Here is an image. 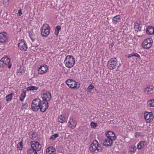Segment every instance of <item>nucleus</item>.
I'll list each match as a JSON object with an SVG mask.
<instances>
[{"mask_svg":"<svg viewBox=\"0 0 154 154\" xmlns=\"http://www.w3.org/2000/svg\"><path fill=\"white\" fill-rule=\"evenodd\" d=\"M5 66V64L4 63V61L3 60H2V59L0 60V66L3 67Z\"/></svg>","mask_w":154,"mask_h":154,"instance_id":"nucleus-43","label":"nucleus"},{"mask_svg":"<svg viewBox=\"0 0 154 154\" xmlns=\"http://www.w3.org/2000/svg\"><path fill=\"white\" fill-rule=\"evenodd\" d=\"M22 109H26L27 108L28 106V104L26 101L25 103H22Z\"/></svg>","mask_w":154,"mask_h":154,"instance_id":"nucleus-37","label":"nucleus"},{"mask_svg":"<svg viewBox=\"0 0 154 154\" xmlns=\"http://www.w3.org/2000/svg\"><path fill=\"white\" fill-rule=\"evenodd\" d=\"M145 143L144 141H140L137 145V148L139 149H140L144 146V143Z\"/></svg>","mask_w":154,"mask_h":154,"instance_id":"nucleus-25","label":"nucleus"},{"mask_svg":"<svg viewBox=\"0 0 154 154\" xmlns=\"http://www.w3.org/2000/svg\"><path fill=\"white\" fill-rule=\"evenodd\" d=\"M55 149L52 146H50L46 149V152H48L47 154H55Z\"/></svg>","mask_w":154,"mask_h":154,"instance_id":"nucleus-18","label":"nucleus"},{"mask_svg":"<svg viewBox=\"0 0 154 154\" xmlns=\"http://www.w3.org/2000/svg\"><path fill=\"white\" fill-rule=\"evenodd\" d=\"M91 125L92 127L96 128L97 126V124L96 123L91 122Z\"/></svg>","mask_w":154,"mask_h":154,"instance_id":"nucleus-42","label":"nucleus"},{"mask_svg":"<svg viewBox=\"0 0 154 154\" xmlns=\"http://www.w3.org/2000/svg\"><path fill=\"white\" fill-rule=\"evenodd\" d=\"M27 154H38L37 152L34 149H28L26 152Z\"/></svg>","mask_w":154,"mask_h":154,"instance_id":"nucleus-27","label":"nucleus"},{"mask_svg":"<svg viewBox=\"0 0 154 154\" xmlns=\"http://www.w3.org/2000/svg\"><path fill=\"white\" fill-rule=\"evenodd\" d=\"M48 104V102L41 101V104L39 107L40 111L42 112H45L49 107Z\"/></svg>","mask_w":154,"mask_h":154,"instance_id":"nucleus-12","label":"nucleus"},{"mask_svg":"<svg viewBox=\"0 0 154 154\" xmlns=\"http://www.w3.org/2000/svg\"><path fill=\"white\" fill-rule=\"evenodd\" d=\"M147 34L152 35L154 34V28L151 26H148L146 30Z\"/></svg>","mask_w":154,"mask_h":154,"instance_id":"nucleus-19","label":"nucleus"},{"mask_svg":"<svg viewBox=\"0 0 154 154\" xmlns=\"http://www.w3.org/2000/svg\"><path fill=\"white\" fill-rule=\"evenodd\" d=\"M113 141L112 139H109L106 138L104 140H103L102 144L106 146H111L113 145Z\"/></svg>","mask_w":154,"mask_h":154,"instance_id":"nucleus-16","label":"nucleus"},{"mask_svg":"<svg viewBox=\"0 0 154 154\" xmlns=\"http://www.w3.org/2000/svg\"><path fill=\"white\" fill-rule=\"evenodd\" d=\"M2 60L3 61L5 65L7 66L9 69L11 68L12 64L10 62V60L8 57H3L2 58Z\"/></svg>","mask_w":154,"mask_h":154,"instance_id":"nucleus-14","label":"nucleus"},{"mask_svg":"<svg viewBox=\"0 0 154 154\" xmlns=\"http://www.w3.org/2000/svg\"><path fill=\"white\" fill-rule=\"evenodd\" d=\"M66 83L69 88L72 89H78L80 87L79 83L76 82L73 79H68L66 81Z\"/></svg>","mask_w":154,"mask_h":154,"instance_id":"nucleus-3","label":"nucleus"},{"mask_svg":"<svg viewBox=\"0 0 154 154\" xmlns=\"http://www.w3.org/2000/svg\"><path fill=\"white\" fill-rule=\"evenodd\" d=\"M144 116L147 123H149L152 122L154 118L153 113L152 112H146V113H144Z\"/></svg>","mask_w":154,"mask_h":154,"instance_id":"nucleus-11","label":"nucleus"},{"mask_svg":"<svg viewBox=\"0 0 154 154\" xmlns=\"http://www.w3.org/2000/svg\"><path fill=\"white\" fill-rule=\"evenodd\" d=\"M152 38H146L142 42V46L144 49H149L152 46Z\"/></svg>","mask_w":154,"mask_h":154,"instance_id":"nucleus-7","label":"nucleus"},{"mask_svg":"<svg viewBox=\"0 0 154 154\" xmlns=\"http://www.w3.org/2000/svg\"><path fill=\"white\" fill-rule=\"evenodd\" d=\"M18 16H20L22 14V10L21 9H20L18 10Z\"/></svg>","mask_w":154,"mask_h":154,"instance_id":"nucleus-44","label":"nucleus"},{"mask_svg":"<svg viewBox=\"0 0 154 154\" xmlns=\"http://www.w3.org/2000/svg\"><path fill=\"white\" fill-rule=\"evenodd\" d=\"M50 27L47 24L44 25L41 29V35L45 37H47L50 33Z\"/></svg>","mask_w":154,"mask_h":154,"instance_id":"nucleus-4","label":"nucleus"},{"mask_svg":"<svg viewBox=\"0 0 154 154\" xmlns=\"http://www.w3.org/2000/svg\"><path fill=\"white\" fill-rule=\"evenodd\" d=\"M136 150V148L135 146H132L130 148V150L131 152L134 153Z\"/></svg>","mask_w":154,"mask_h":154,"instance_id":"nucleus-38","label":"nucleus"},{"mask_svg":"<svg viewBox=\"0 0 154 154\" xmlns=\"http://www.w3.org/2000/svg\"><path fill=\"white\" fill-rule=\"evenodd\" d=\"M137 57L140 59V55L137 53H132L130 54H128V55H125V57L130 58L132 57Z\"/></svg>","mask_w":154,"mask_h":154,"instance_id":"nucleus-23","label":"nucleus"},{"mask_svg":"<svg viewBox=\"0 0 154 154\" xmlns=\"http://www.w3.org/2000/svg\"><path fill=\"white\" fill-rule=\"evenodd\" d=\"M26 91H23L22 93L21 94L20 100L21 101H23L26 96Z\"/></svg>","mask_w":154,"mask_h":154,"instance_id":"nucleus-26","label":"nucleus"},{"mask_svg":"<svg viewBox=\"0 0 154 154\" xmlns=\"http://www.w3.org/2000/svg\"><path fill=\"white\" fill-rule=\"evenodd\" d=\"M140 135V134L139 132H136L135 134V136L136 137H139Z\"/></svg>","mask_w":154,"mask_h":154,"instance_id":"nucleus-47","label":"nucleus"},{"mask_svg":"<svg viewBox=\"0 0 154 154\" xmlns=\"http://www.w3.org/2000/svg\"><path fill=\"white\" fill-rule=\"evenodd\" d=\"M29 36L32 42H33L35 39V35L32 32H29Z\"/></svg>","mask_w":154,"mask_h":154,"instance_id":"nucleus-31","label":"nucleus"},{"mask_svg":"<svg viewBox=\"0 0 154 154\" xmlns=\"http://www.w3.org/2000/svg\"><path fill=\"white\" fill-rule=\"evenodd\" d=\"M121 19L120 15H116L112 18V22L114 24H116L119 22Z\"/></svg>","mask_w":154,"mask_h":154,"instance_id":"nucleus-17","label":"nucleus"},{"mask_svg":"<svg viewBox=\"0 0 154 154\" xmlns=\"http://www.w3.org/2000/svg\"><path fill=\"white\" fill-rule=\"evenodd\" d=\"M38 88V87L32 86L28 87L26 88V90L27 91L36 90Z\"/></svg>","mask_w":154,"mask_h":154,"instance_id":"nucleus-28","label":"nucleus"},{"mask_svg":"<svg viewBox=\"0 0 154 154\" xmlns=\"http://www.w3.org/2000/svg\"><path fill=\"white\" fill-rule=\"evenodd\" d=\"M69 123H70V125H72V126H73L72 128H74L75 127L76 124V121L73 119H70V121H69Z\"/></svg>","mask_w":154,"mask_h":154,"instance_id":"nucleus-29","label":"nucleus"},{"mask_svg":"<svg viewBox=\"0 0 154 154\" xmlns=\"http://www.w3.org/2000/svg\"><path fill=\"white\" fill-rule=\"evenodd\" d=\"M41 104V101L38 98L34 99L31 104V108L35 111H37L39 109V106Z\"/></svg>","mask_w":154,"mask_h":154,"instance_id":"nucleus-5","label":"nucleus"},{"mask_svg":"<svg viewBox=\"0 0 154 154\" xmlns=\"http://www.w3.org/2000/svg\"><path fill=\"white\" fill-rule=\"evenodd\" d=\"M114 45V43H111L109 45V48H112Z\"/></svg>","mask_w":154,"mask_h":154,"instance_id":"nucleus-48","label":"nucleus"},{"mask_svg":"<svg viewBox=\"0 0 154 154\" xmlns=\"http://www.w3.org/2000/svg\"><path fill=\"white\" fill-rule=\"evenodd\" d=\"M117 60L116 58H111L107 63V67L110 69L112 70L116 68L117 66Z\"/></svg>","mask_w":154,"mask_h":154,"instance_id":"nucleus-6","label":"nucleus"},{"mask_svg":"<svg viewBox=\"0 0 154 154\" xmlns=\"http://www.w3.org/2000/svg\"><path fill=\"white\" fill-rule=\"evenodd\" d=\"M61 29V27L60 26H57L56 27V30L58 31H59Z\"/></svg>","mask_w":154,"mask_h":154,"instance_id":"nucleus-45","label":"nucleus"},{"mask_svg":"<svg viewBox=\"0 0 154 154\" xmlns=\"http://www.w3.org/2000/svg\"><path fill=\"white\" fill-rule=\"evenodd\" d=\"M8 38L6 32H2L0 33V42L1 43H5L6 42Z\"/></svg>","mask_w":154,"mask_h":154,"instance_id":"nucleus-13","label":"nucleus"},{"mask_svg":"<svg viewBox=\"0 0 154 154\" xmlns=\"http://www.w3.org/2000/svg\"><path fill=\"white\" fill-rule=\"evenodd\" d=\"M105 134L106 136H112V137L114 135H115L113 132L111 131H108L106 132Z\"/></svg>","mask_w":154,"mask_h":154,"instance_id":"nucleus-33","label":"nucleus"},{"mask_svg":"<svg viewBox=\"0 0 154 154\" xmlns=\"http://www.w3.org/2000/svg\"><path fill=\"white\" fill-rule=\"evenodd\" d=\"M134 28L136 31L138 32L141 31V27L140 26V24L137 22H135L134 23Z\"/></svg>","mask_w":154,"mask_h":154,"instance_id":"nucleus-21","label":"nucleus"},{"mask_svg":"<svg viewBox=\"0 0 154 154\" xmlns=\"http://www.w3.org/2000/svg\"><path fill=\"white\" fill-rule=\"evenodd\" d=\"M29 138L32 139L36 138L38 135L37 133L33 132L29 133Z\"/></svg>","mask_w":154,"mask_h":154,"instance_id":"nucleus-22","label":"nucleus"},{"mask_svg":"<svg viewBox=\"0 0 154 154\" xmlns=\"http://www.w3.org/2000/svg\"><path fill=\"white\" fill-rule=\"evenodd\" d=\"M59 136V134H54L53 135H52L50 138V139L52 140H54L55 138Z\"/></svg>","mask_w":154,"mask_h":154,"instance_id":"nucleus-35","label":"nucleus"},{"mask_svg":"<svg viewBox=\"0 0 154 154\" xmlns=\"http://www.w3.org/2000/svg\"><path fill=\"white\" fill-rule=\"evenodd\" d=\"M64 63L67 67L71 68L75 64V58L72 56H67L65 59Z\"/></svg>","mask_w":154,"mask_h":154,"instance_id":"nucleus-2","label":"nucleus"},{"mask_svg":"<svg viewBox=\"0 0 154 154\" xmlns=\"http://www.w3.org/2000/svg\"><path fill=\"white\" fill-rule=\"evenodd\" d=\"M94 88V86L91 84L88 87L87 90L88 91H90L92 89Z\"/></svg>","mask_w":154,"mask_h":154,"instance_id":"nucleus-41","label":"nucleus"},{"mask_svg":"<svg viewBox=\"0 0 154 154\" xmlns=\"http://www.w3.org/2000/svg\"><path fill=\"white\" fill-rule=\"evenodd\" d=\"M89 149L90 151L92 152H95L96 151L100 152L102 151L103 147L100 144H99L97 141L94 140L91 144Z\"/></svg>","mask_w":154,"mask_h":154,"instance_id":"nucleus-1","label":"nucleus"},{"mask_svg":"<svg viewBox=\"0 0 154 154\" xmlns=\"http://www.w3.org/2000/svg\"><path fill=\"white\" fill-rule=\"evenodd\" d=\"M41 96L42 98V101L48 102L51 99V93L49 91L45 93H42L41 94Z\"/></svg>","mask_w":154,"mask_h":154,"instance_id":"nucleus-9","label":"nucleus"},{"mask_svg":"<svg viewBox=\"0 0 154 154\" xmlns=\"http://www.w3.org/2000/svg\"><path fill=\"white\" fill-rule=\"evenodd\" d=\"M18 68L17 69V73H22L24 72V70L23 69V68H22V67L20 66H18Z\"/></svg>","mask_w":154,"mask_h":154,"instance_id":"nucleus-36","label":"nucleus"},{"mask_svg":"<svg viewBox=\"0 0 154 154\" xmlns=\"http://www.w3.org/2000/svg\"><path fill=\"white\" fill-rule=\"evenodd\" d=\"M106 136V138H107L108 139H112V140L113 141L114 140H115L116 138V136L115 135H113V136L112 137V136Z\"/></svg>","mask_w":154,"mask_h":154,"instance_id":"nucleus-40","label":"nucleus"},{"mask_svg":"<svg viewBox=\"0 0 154 154\" xmlns=\"http://www.w3.org/2000/svg\"><path fill=\"white\" fill-rule=\"evenodd\" d=\"M14 93H11L7 95L5 97L6 101L8 102L9 101L11 100L12 97V95H14Z\"/></svg>","mask_w":154,"mask_h":154,"instance_id":"nucleus-30","label":"nucleus"},{"mask_svg":"<svg viewBox=\"0 0 154 154\" xmlns=\"http://www.w3.org/2000/svg\"><path fill=\"white\" fill-rule=\"evenodd\" d=\"M9 0H3V4L5 6L7 7L9 5Z\"/></svg>","mask_w":154,"mask_h":154,"instance_id":"nucleus-39","label":"nucleus"},{"mask_svg":"<svg viewBox=\"0 0 154 154\" xmlns=\"http://www.w3.org/2000/svg\"><path fill=\"white\" fill-rule=\"evenodd\" d=\"M18 47L21 50L24 51H26L28 48L26 42L24 39H21L19 41Z\"/></svg>","mask_w":154,"mask_h":154,"instance_id":"nucleus-10","label":"nucleus"},{"mask_svg":"<svg viewBox=\"0 0 154 154\" xmlns=\"http://www.w3.org/2000/svg\"><path fill=\"white\" fill-rule=\"evenodd\" d=\"M31 148L30 149H33L37 152L39 151L42 147L40 143L36 141H32L30 142Z\"/></svg>","mask_w":154,"mask_h":154,"instance_id":"nucleus-8","label":"nucleus"},{"mask_svg":"<svg viewBox=\"0 0 154 154\" xmlns=\"http://www.w3.org/2000/svg\"><path fill=\"white\" fill-rule=\"evenodd\" d=\"M66 119L64 116L62 115L59 116L58 119V122L61 123H63L66 122Z\"/></svg>","mask_w":154,"mask_h":154,"instance_id":"nucleus-24","label":"nucleus"},{"mask_svg":"<svg viewBox=\"0 0 154 154\" xmlns=\"http://www.w3.org/2000/svg\"><path fill=\"white\" fill-rule=\"evenodd\" d=\"M147 103L148 106L150 107H154V99L148 101Z\"/></svg>","mask_w":154,"mask_h":154,"instance_id":"nucleus-32","label":"nucleus"},{"mask_svg":"<svg viewBox=\"0 0 154 154\" xmlns=\"http://www.w3.org/2000/svg\"><path fill=\"white\" fill-rule=\"evenodd\" d=\"M59 33V31H57L56 30H55V31L54 32V34L56 35L57 36L58 35Z\"/></svg>","mask_w":154,"mask_h":154,"instance_id":"nucleus-46","label":"nucleus"},{"mask_svg":"<svg viewBox=\"0 0 154 154\" xmlns=\"http://www.w3.org/2000/svg\"><path fill=\"white\" fill-rule=\"evenodd\" d=\"M17 147L19 149V150H21L22 149L23 146V140H21L20 142L17 145Z\"/></svg>","mask_w":154,"mask_h":154,"instance_id":"nucleus-34","label":"nucleus"},{"mask_svg":"<svg viewBox=\"0 0 154 154\" xmlns=\"http://www.w3.org/2000/svg\"><path fill=\"white\" fill-rule=\"evenodd\" d=\"M48 67L47 65L41 66L38 68V72L39 74H42L48 71Z\"/></svg>","mask_w":154,"mask_h":154,"instance_id":"nucleus-15","label":"nucleus"},{"mask_svg":"<svg viewBox=\"0 0 154 154\" xmlns=\"http://www.w3.org/2000/svg\"><path fill=\"white\" fill-rule=\"evenodd\" d=\"M153 86L152 85H150L146 88L144 91L145 93L147 94L151 93V92L153 91Z\"/></svg>","mask_w":154,"mask_h":154,"instance_id":"nucleus-20","label":"nucleus"}]
</instances>
